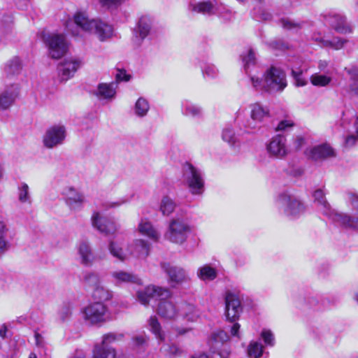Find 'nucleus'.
Masks as SVG:
<instances>
[{
  "mask_svg": "<svg viewBox=\"0 0 358 358\" xmlns=\"http://www.w3.org/2000/svg\"><path fill=\"white\" fill-rule=\"evenodd\" d=\"M76 248L80 264L85 266H91L95 257L90 243L81 241L78 243Z\"/></svg>",
  "mask_w": 358,
  "mask_h": 358,
  "instance_id": "nucleus-20",
  "label": "nucleus"
},
{
  "mask_svg": "<svg viewBox=\"0 0 358 358\" xmlns=\"http://www.w3.org/2000/svg\"><path fill=\"white\" fill-rule=\"evenodd\" d=\"M336 155L334 149L327 143L313 147L310 150V157L315 160H323Z\"/></svg>",
  "mask_w": 358,
  "mask_h": 358,
  "instance_id": "nucleus-24",
  "label": "nucleus"
},
{
  "mask_svg": "<svg viewBox=\"0 0 358 358\" xmlns=\"http://www.w3.org/2000/svg\"><path fill=\"white\" fill-rule=\"evenodd\" d=\"M261 338L265 345L273 347L275 345V337L271 330L263 329L261 332Z\"/></svg>",
  "mask_w": 358,
  "mask_h": 358,
  "instance_id": "nucleus-50",
  "label": "nucleus"
},
{
  "mask_svg": "<svg viewBox=\"0 0 358 358\" xmlns=\"http://www.w3.org/2000/svg\"><path fill=\"white\" fill-rule=\"evenodd\" d=\"M229 340V336L223 330L213 332L208 341L210 351L213 354L217 353L220 358H229L231 354Z\"/></svg>",
  "mask_w": 358,
  "mask_h": 358,
  "instance_id": "nucleus-7",
  "label": "nucleus"
},
{
  "mask_svg": "<svg viewBox=\"0 0 358 358\" xmlns=\"http://www.w3.org/2000/svg\"><path fill=\"white\" fill-rule=\"evenodd\" d=\"M116 83H100L96 90V95L100 99L112 100L116 94Z\"/></svg>",
  "mask_w": 358,
  "mask_h": 358,
  "instance_id": "nucleus-27",
  "label": "nucleus"
},
{
  "mask_svg": "<svg viewBox=\"0 0 358 358\" xmlns=\"http://www.w3.org/2000/svg\"><path fill=\"white\" fill-rule=\"evenodd\" d=\"M161 268L168 275L169 282L172 287L190 281V277L182 267L172 266L169 263H161Z\"/></svg>",
  "mask_w": 358,
  "mask_h": 358,
  "instance_id": "nucleus-13",
  "label": "nucleus"
},
{
  "mask_svg": "<svg viewBox=\"0 0 358 358\" xmlns=\"http://www.w3.org/2000/svg\"><path fill=\"white\" fill-rule=\"evenodd\" d=\"M65 203L73 211H79L83 208L85 197L72 186H66L62 189Z\"/></svg>",
  "mask_w": 358,
  "mask_h": 358,
  "instance_id": "nucleus-14",
  "label": "nucleus"
},
{
  "mask_svg": "<svg viewBox=\"0 0 358 358\" xmlns=\"http://www.w3.org/2000/svg\"><path fill=\"white\" fill-rule=\"evenodd\" d=\"M148 341L149 337L143 332L131 338V345L134 349H143L148 345Z\"/></svg>",
  "mask_w": 358,
  "mask_h": 358,
  "instance_id": "nucleus-45",
  "label": "nucleus"
},
{
  "mask_svg": "<svg viewBox=\"0 0 358 358\" xmlns=\"http://www.w3.org/2000/svg\"><path fill=\"white\" fill-rule=\"evenodd\" d=\"M29 190V187L27 183L23 182L18 187V200L21 203H31Z\"/></svg>",
  "mask_w": 358,
  "mask_h": 358,
  "instance_id": "nucleus-47",
  "label": "nucleus"
},
{
  "mask_svg": "<svg viewBox=\"0 0 358 358\" xmlns=\"http://www.w3.org/2000/svg\"><path fill=\"white\" fill-rule=\"evenodd\" d=\"M264 345L257 341H252L247 349L248 356L250 358H260L264 352Z\"/></svg>",
  "mask_w": 358,
  "mask_h": 358,
  "instance_id": "nucleus-44",
  "label": "nucleus"
},
{
  "mask_svg": "<svg viewBox=\"0 0 358 358\" xmlns=\"http://www.w3.org/2000/svg\"><path fill=\"white\" fill-rule=\"evenodd\" d=\"M149 330L155 335L159 341L165 340V334L161 324L155 316H151L148 320Z\"/></svg>",
  "mask_w": 358,
  "mask_h": 358,
  "instance_id": "nucleus-37",
  "label": "nucleus"
},
{
  "mask_svg": "<svg viewBox=\"0 0 358 358\" xmlns=\"http://www.w3.org/2000/svg\"><path fill=\"white\" fill-rule=\"evenodd\" d=\"M196 275L201 280H213L217 277V271L213 267L206 264L198 268Z\"/></svg>",
  "mask_w": 358,
  "mask_h": 358,
  "instance_id": "nucleus-39",
  "label": "nucleus"
},
{
  "mask_svg": "<svg viewBox=\"0 0 358 358\" xmlns=\"http://www.w3.org/2000/svg\"><path fill=\"white\" fill-rule=\"evenodd\" d=\"M333 80L332 73L326 72V73H315L310 77V83L319 87L329 86Z\"/></svg>",
  "mask_w": 358,
  "mask_h": 358,
  "instance_id": "nucleus-31",
  "label": "nucleus"
},
{
  "mask_svg": "<svg viewBox=\"0 0 358 358\" xmlns=\"http://www.w3.org/2000/svg\"><path fill=\"white\" fill-rule=\"evenodd\" d=\"M292 76L294 80V84L297 87L305 86L308 81L303 77V73L301 70H292Z\"/></svg>",
  "mask_w": 358,
  "mask_h": 358,
  "instance_id": "nucleus-52",
  "label": "nucleus"
},
{
  "mask_svg": "<svg viewBox=\"0 0 358 358\" xmlns=\"http://www.w3.org/2000/svg\"><path fill=\"white\" fill-rule=\"evenodd\" d=\"M9 227L6 223L0 220V257L3 256L10 248V244L8 240Z\"/></svg>",
  "mask_w": 358,
  "mask_h": 358,
  "instance_id": "nucleus-32",
  "label": "nucleus"
},
{
  "mask_svg": "<svg viewBox=\"0 0 358 358\" xmlns=\"http://www.w3.org/2000/svg\"><path fill=\"white\" fill-rule=\"evenodd\" d=\"M108 249L114 257L122 262L124 261L131 255L130 252L124 250L118 243L113 241L109 242Z\"/></svg>",
  "mask_w": 358,
  "mask_h": 358,
  "instance_id": "nucleus-36",
  "label": "nucleus"
},
{
  "mask_svg": "<svg viewBox=\"0 0 358 358\" xmlns=\"http://www.w3.org/2000/svg\"><path fill=\"white\" fill-rule=\"evenodd\" d=\"M138 230L140 234L155 241H157L160 237L159 233L155 229L152 223L145 219L141 220Z\"/></svg>",
  "mask_w": 358,
  "mask_h": 358,
  "instance_id": "nucleus-28",
  "label": "nucleus"
},
{
  "mask_svg": "<svg viewBox=\"0 0 358 358\" xmlns=\"http://www.w3.org/2000/svg\"><path fill=\"white\" fill-rule=\"evenodd\" d=\"M92 297L94 299L99 301L98 302L103 303V301H108L112 298V293L101 283L93 289Z\"/></svg>",
  "mask_w": 358,
  "mask_h": 358,
  "instance_id": "nucleus-41",
  "label": "nucleus"
},
{
  "mask_svg": "<svg viewBox=\"0 0 358 358\" xmlns=\"http://www.w3.org/2000/svg\"><path fill=\"white\" fill-rule=\"evenodd\" d=\"M93 356L94 358H115L116 351L112 347L97 344L94 346Z\"/></svg>",
  "mask_w": 358,
  "mask_h": 358,
  "instance_id": "nucleus-33",
  "label": "nucleus"
},
{
  "mask_svg": "<svg viewBox=\"0 0 358 358\" xmlns=\"http://www.w3.org/2000/svg\"><path fill=\"white\" fill-rule=\"evenodd\" d=\"M294 125V122L291 120H281L275 128L276 131H286L292 128Z\"/></svg>",
  "mask_w": 358,
  "mask_h": 358,
  "instance_id": "nucleus-59",
  "label": "nucleus"
},
{
  "mask_svg": "<svg viewBox=\"0 0 358 358\" xmlns=\"http://www.w3.org/2000/svg\"><path fill=\"white\" fill-rule=\"evenodd\" d=\"M178 307V315L186 317L188 320L193 321L197 317L198 314L194 305L186 302H182L177 304Z\"/></svg>",
  "mask_w": 358,
  "mask_h": 358,
  "instance_id": "nucleus-34",
  "label": "nucleus"
},
{
  "mask_svg": "<svg viewBox=\"0 0 358 358\" xmlns=\"http://www.w3.org/2000/svg\"><path fill=\"white\" fill-rule=\"evenodd\" d=\"M126 0H99V2L107 8H117L124 3Z\"/></svg>",
  "mask_w": 358,
  "mask_h": 358,
  "instance_id": "nucleus-58",
  "label": "nucleus"
},
{
  "mask_svg": "<svg viewBox=\"0 0 358 358\" xmlns=\"http://www.w3.org/2000/svg\"><path fill=\"white\" fill-rule=\"evenodd\" d=\"M266 149L269 157L283 159L289 153L287 145V138L281 134L273 136L266 144Z\"/></svg>",
  "mask_w": 358,
  "mask_h": 358,
  "instance_id": "nucleus-9",
  "label": "nucleus"
},
{
  "mask_svg": "<svg viewBox=\"0 0 358 358\" xmlns=\"http://www.w3.org/2000/svg\"><path fill=\"white\" fill-rule=\"evenodd\" d=\"M163 350L170 358L180 356L182 352V350L176 345L164 346Z\"/></svg>",
  "mask_w": 358,
  "mask_h": 358,
  "instance_id": "nucleus-51",
  "label": "nucleus"
},
{
  "mask_svg": "<svg viewBox=\"0 0 358 358\" xmlns=\"http://www.w3.org/2000/svg\"><path fill=\"white\" fill-rule=\"evenodd\" d=\"M348 73L351 76V79L354 83L350 85V90L352 95L358 96V83L355 82V76H358V69H352L348 71Z\"/></svg>",
  "mask_w": 358,
  "mask_h": 358,
  "instance_id": "nucleus-55",
  "label": "nucleus"
},
{
  "mask_svg": "<svg viewBox=\"0 0 358 358\" xmlns=\"http://www.w3.org/2000/svg\"><path fill=\"white\" fill-rule=\"evenodd\" d=\"M171 294L169 289L155 285H149L143 289L137 292L138 301L143 305L147 306L150 299H169Z\"/></svg>",
  "mask_w": 358,
  "mask_h": 358,
  "instance_id": "nucleus-12",
  "label": "nucleus"
},
{
  "mask_svg": "<svg viewBox=\"0 0 358 358\" xmlns=\"http://www.w3.org/2000/svg\"><path fill=\"white\" fill-rule=\"evenodd\" d=\"M345 200L348 205L358 215V193L348 192L345 194Z\"/></svg>",
  "mask_w": 358,
  "mask_h": 358,
  "instance_id": "nucleus-48",
  "label": "nucleus"
},
{
  "mask_svg": "<svg viewBox=\"0 0 358 358\" xmlns=\"http://www.w3.org/2000/svg\"><path fill=\"white\" fill-rule=\"evenodd\" d=\"M19 93V87L16 84L6 85L0 92V107L7 109L13 105Z\"/></svg>",
  "mask_w": 358,
  "mask_h": 358,
  "instance_id": "nucleus-19",
  "label": "nucleus"
},
{
  "mask_svg": "<svg viewBox=\"0 0 358 358\" xmlns=\"http://www.w3.org/2000/svg\"><path fill=\"white\" fill-rule=\"evenodd\" d=\"M251 82L255 88L271 92L282 91L287 86L285 73L275 67H271L266 71L264 82L255 76H251Z\"/></svg>",
  "mask_w": 358,
  "mask_h": 358,
  "instance_id": "nucleus-3",
  "label": "nucleus"
},
{
  "mask_svg": "<svg viewBox=\"0 0 358 358\" xmlns=\"http://www.w3.org/2000/svg\"><path fill=\"white\" fill-rule=\"evenodd\" d=\"M35 344L38 348L45 347V341L43 337L38 332H34Z\"/></svg>",
  "mask_w": 358,
  "mask_h": 358,
  "instance_id": "nucleus-64",
  "label": "nucleus"
},
{
  "mask_svg": "<svg viewBox=\"0 0 358 358\" xmlns=\"http://www.w3.org/2000/svg\"><path fill=\"white\" fill-rule=\"evenodd\" d=\"M277 205L285 215L292 218L301 215L305 210L303 204L295 196L287 193H282L278 196Z\"/></svg>",
  "mask_w": 358,
  "mask_h": 358,
  "instance_id": "nucleus-8",
  "label": "nucleus"
},
{
  "mask_svg": "<svg viewBox=\"0 0 358 358\" xmlns=\"http://www.w3.org/2000/svg\"><path fill=\"white\" fill-rule=\"evenodd\" d=\"M71 314V307L69 306H63L59 311V317L63 321L67 319Z\"/></svg>",
  "mask_w": 358,
  "mask_h": 358,
  "instance_id": "nucleus-62",
  "label": "nucleus"
},
{
  "mask_svg": "<svg viewBox=\"0 0 358 358\" xmlns=\"http://www.w3.org/2000/svg\"><path fill=\"white\" fill-rule=\"evenodd\" d=\"M242 61L245 73L251 78L250 69L255 68L256 65V57L254 51L252 49L248 50L245 54L242 55Z\"/></svg>",
  "mask_w": 358,
  "mask_h": 358,
  "instance_id": "nucleus-40",
  "label": "nucleus"
},
{
  "mask_svg": "<svg viewBox=\"0 0 358 358\" xmlns=\"http://www.w3.org/2000/svg\"><path fill=\"white\" fill-rule=\"evenodd\" d=\"M313 39L318 41L323 48H331L335 50H339L344 48L348 40L339 37H334L331 40H325L321 37L314 36Z\"/></svg>",
  "mask_w": 358,
  "mask_h": 358,
  "instance_id": "nucleus-29",
  "label": "nucleus"
},
{
  "mask_svg": "<svg viewBox=\"0 0 358 358\" xmlns=\"http://www.w3.org/2000/svg\"><path fill=\"white\" fill-rule=\"evenodd\" d=\"M43 41L48 49V54L52 59L62 57L68 50V43L62 34H44Z\"/></svg>",
  "mask_w": 358,
  "mask_h": 358,
  "instance_id": "nucleus-6",
  "label": "nucleus"
},
{
  "mask_svg": "<svg viewBox=\"0 0 358 358\" xmlns=\"http://www.w3.org/2000/svg\"><path fill=\"white\" fill-rule=\"evenodd\" d=\"M150 110V104L143 97L138 99L134 107V114L139 117H145Z\"/></svg>",
  "mask_w": 358,
  "mask_h": 358,
  "instance_id": "nucleus-42",
  "label": "nucleus"
},
{
  "mask_svg": "<svg viewBox=\"0 0 358 358\" xmlns=\"http://www.w3.org/2000/svg\"><path fill=\"white\" fill-rule=\"evenodd\" d=\"M22 70V62L18 57H14L6 65L5 72L8 76L18 75Z\"/></svg>",
  "mask_w": 358,
  "mask_h": 358,
  "instance_id": "nucleus-43",
  "label": "nucleus"
},
{
  "mask_svg": "<svg viewBox=\"0 0 358 358\" xmlns=\"http://www.w3.org/2000/svg\"><path fill=\"white\" fill-rule=\"evenodd\" d=\"M329 66V62L327 60H320L317 63V68L320 70L319 73L330 72L328 70V67Z\"/></svg>",
  "mask_w": 358,
  "mask_h": 358,
  "instance_id": "nucleus-63",
  "label": "nucleus"
},
{
  "mask_svg": "<svg viewBox=\"0 0 358 358\" xmlns=\"http://www.w3.org/2000/svg\"><path fill=\"white\" fill-rule=\"evenodd\" d=\"M84 319L91 324L105 322L108 318V310L101 302H95L87 306L84 310Z\"/></svg>",
  "mask_w": 358,
  "mask_h": 358,
  "instance_id": "nucleus-11",
  "label": "nucleus"
},
{
  "mask_svg": "<svg viewBox=\"0 0 358 358\" xmlns=\"http://www.w3.org/2000/svg\"><path fill=\"white\" fill-rule=\"evenodd\" d=\"M124 338V334L121 333H115V332H110L108 334H106L102 337V341L101 344L104 345L105 346H109L110 344L117 342L120 341Z\"/></svg>",
  "mask_w": 358,
  "mask_h": 358,
  "instance_id": "nucleus-46",
  "label": "nucleus"
},
{
  "mask_svg": "<svg viewBox=\"0 0 358 358\" xmlns=\"http://www.w3.org/2000/svg\"><path fill=\"white\" fill-rule=\"evenodd\" d=\"M315 202L320 206L324 215L341 226L352 229H358V217L350 216L345 213H338L332 209L326 200L323 190L319 189L314 192Z\"/></svg>",
  "mask_w": 358,
  "mask_h": 358,
  "instance_id": "nucleus-2",
  "label": "nucleus"
},
{
  "mask_svg": "<svg viewBox=\"0 0 358 358\" xmlns=\"http://www.w3.org/2000/svg\"><path fill=\"white\" fill-rule=\"evenodd\" d=\"M250 118L254 122L250 123L249 127L255 128L256 123H261L270 116L269 110L267 107H264L259 103H255L250 106Z\"/></svg>",
  "mask_w": 358,
  "mask_h": 358,
  "instance_id": "nucleus-23",
  "label": "nucleus"
},
{
  "mask_svg": "<svg viewBox=\"0 0 358 358\" xmlns=\"http://www.w3.org/2000/svg\"><path fill=\"white\" fill-rule=\"evenodd\" d=\"M191 231V227L187 222L176 217L169 221L164 237L172 243L182 245L187 241Z\"/></svg>",
  "mask_w": 358,
  "mask_h": 358,
  "instance_id": "nucleus-4",
  "label": "nucleus"
},
{
  "mask_svg": "<svg viewBox=\"0 0 358 358\" xmlns=\"http://www.w3.org/2000/svg\"><path fill=\"white\" fill-rule=\"evenodd\" d=\"M82 61L77 58H69L61 62L58 66V73L61 81L71 78L81 66Z\"/></svg>",
  "mask_w": 358,
  "mask_h": 358,
  "instance_id": "nucleus-18",
  "label": "nucleus"
},
{
  "mask_svg": "<svg viewBox=\"0 0 358 358\" xmlns=\"http://www.w3.org/2000/svg\"><path fill=\"white\" fill-rule=\"evenodd\" d=\"M255 17L257 18V20L266 21L269 20L271 18V15L268 12L259 8L255 10Z\"/></svg>",
  "mask_w": 358,
  "mask_h": 358,
  "instance_id": "nucleus-60",
  "label": "nucleus"
},
{
  "mask_svg": "<svg viewBox=\"0 0 358 358\" xmlns=\"http://www.w3.org/2000/svg\"><path fill=\"white\" fill-rule=\"evenodd\" d=\"M91 221L93 227L105 236L113 235L117 231L115 223L98 212L93 213Z\"/></svg>",
  "mask_w": 358,
  "mask_h": 358,
  "instance_id": "nucleus-16",
  "label": "nucleus"
},
{
  "mask_svg": "<svg viewBox=\"0 0 358 358\" xmlns=\"http://www.w3.org/2000/svg\"><path fill=\"white\" fill-rule=\"evenodd\" d=\"M66 29L73 36H79L78 29L94 34L103 41L112 37L113 29L111 25L97 18H90L85 12H77L73 20H69L66 24Z\"/></svg>",
  "mask_w": 358,
  "mask_h": 358,
  "instance_id": "nucleus-1",
  "label": "nucleus"
},
{
  "mask_svg": "<svg viewBox=\"0 0 358 358\" xmlns=\"http://www.w3.org/2000/svg\"><path fill=\"white\" fill-rule=\"evenodd\" d=\"M113 282L116 285L122 283L134 282L139 283V278L133 273L122 270H117L110 273Z\"/></svg>",
  "mask_w": 358,
  "mask_h": 358,
  "instance_id": "nucleus-26",
  "label": "nucleus"
},
{
  "mask_svg": "<svg viewBox=\"0 0 358 358\" xmlns=\"http://www.w3.org/2000/svg\"><path fill=\"white\" fill-rule=\"evenodd\" d=\"M135 245L138 250L139 253L143 256H148L150 250V245L147 241L138 239L135 242Z\"/></svg>",
  "mask_w": 358,
  "mask_h": 358,
  "instance_id": "nucleus-54",
  "label": "nucleus"
},
{
  "mask_svg": "<svg viewBox=\"0 0 358 358\" xmlns=\"http://www.w3.org/2000/svg\"><path fill=\"white\" fill-rule=\"evenodd\" d=\"M152 21L148 16H142L134 30L133 43L137 47L140 46L143 40L148 36L152 28Z\"/></svg>",
  "mask_w": 358,
  "mask_h": 358,
  "instance_id": "nucleus-17",
  "label": "nucleus"
},
{
  "mask_svg": "<svg viewBox=\"0 0 358 358\" xmlns=\"http://www.w3.org/2000/svg\"><path fill=\"white\" fill-rule=\"evenodd\" d=\"M182 113L187 117L200 118L203 115V109L198 104L185 101L182 103Z\"/></svg>",
  "mask_w": 358,
  "mask_h": 358,
  "instance_id": "nucleus-30",
  "label": "nucleus"
},
{
  "mask_svg": "<svg viewBox=\"0 0 358 358\" xmlns=\"http://www.w3.org/2000/svg\"><path fill=\"white\" fill-rule=\"evenodd\" d=\"M66 136V127L62 124L50 127L43 137V144L48 149H52L63 144Z\"/></svg>",
  "mask_w": 358,
  "mask_h": 358,
  "instance_id": "nucleus-10",
  "label": "nucleus"
},
{
  "mask_svg": "<svg viewBox=\"0 0 358 358\" xmlns=\"http://www.w3.org/2000/svg\"><path fill=\"white\" fill-rule=\"evenodd\" d=\"M222 138L223 141L228 143L231 146L235 145L237 141L234 131L230 128H226L223 130Z\"/></svg>",
  "mask_w": 358,
  "mask_h": 358,
  "instance_id": "nucleus-49",
  "label": "nucleus"
},
{
  "mask_svg": "<svg viewBox=\"0 0 358 358\" xmlns=\"http://www.w3.org/2000/svg\"><path fill=\"white\" fill-rule=\"evenodd\" d=\"M242 308L238 297L231 293L227 292L225 296V316L229 322H235L238 319Z\"/></svg>",
  "mask_w": 358,
  "mask_h": 358,
  "instance_id": "nucleus-15",
  "label": "nucleus"
},
{
  "mask_svg": "<svg viewBox=\"0 0 358 358\" xmlns=\"http://www.w3.org/2000/svg\"><path fill=\"white\" fill-rule=\"evenodd\" d=\"M130 76L127 74L124 70H117V73H116L115 78L117 82L121 81H128L130 79Z\"/></svg>",
  "mask_w": 358,
  "mask_h": 358,
  "instance_id": "nucleus-61",
  "label": "nucleus"
},
{
  "mask_svg": "<svg viewBox=\"0 0 358 358\" xmlns=\"http://www.w3.org/2000/svg\"><path fill=\"white\" fill-rule=\"evenodd\" d=\"M202 72L205 77L209 78H215L218 76L219 73L218 69L213 64L206 65L203 67Z\"/></svg>",
  "mask_w": 358,
  "mask_h": 358,
  "instance_id": "nucleus-53",
  "label": "nucleus"
},
{
  "mask_svg": "<svg viewBox=\"0 0 358 358\" xmlns=\"http://www.w3.org/2000/svg\"><path fill=\"white\" fill-rule=\"evenodd\" d=\"M127 200L124 198L118 199L114 201H106L103 203V207L105 209L116 208L126 203Z\"/></svg>",
  "mask_w": 358,
  "mask_h": 358,
  "instance_id": "nucleus-57",
  "label": "nucleus"
},
{
  "mask_svg": "<svg viewBox=\"0 0 358 358\" xmlns=\"http://www.w3.org/2000/svg\"><path fill=\"white\" fill-rule=\"evenodd\" d=\"M280 24L284 29L289 30H297L301 27V23L296 22L289 19H282L280 20Z\"/></svg>",
  "mask_w": 358,
  "mask_h": 358,
  "instance_id": "nucleus-56",
  "label": "nucleus"
},
{
  "mask_svg": "<svg viewBox=\"0 0 358 358\" xmlns=\"http://www.w3.org/2000/svg\"><path fill=\"white\" fill-rule=\"evenodd\" d=\"M176 208L175 201L169 196H162L159 205V210L164 216H169L173 213Z\"/></svg>",
  "mask_w": 358,
  "mask_h": 358,
  "instance_id": "nucleus-35",
  "label": "nucleus"
},
{
  "mask_svg": "<svg viewBox=\"0 0 358 358\" xmlns=\"http://www.w3.org/2000/svg\"><path fill=\"white\" fill-rule=\"evenodd\" d=\"M188 8L192 12L205 15H213L217 12L216 3L210 1L190 3Z\"/></svg>",
  "mask_w": 358,
  "mask_h": 358,
  "instance_id": "nucleus-25",
  "label": "nucleus"
},
{
  "mask_svg": "<svg viewBox=\"0 0 358 358\" xmlns=\"http://www.w3.org/2000/svg\"><path fill=\"white\" fill-rule=\"evenodd\" d=\"M166 299H159L157 312L163 318L175 319L178 315V307Z\"/></svg>",
  "mask_w": 358,
  "mask_h": 358,
  "instance_id": "nucleus-22",
  "label": "nucleus"
},
{
  "mask_svg": "<svg viewBox=\"0 0 358 358\" xmlns=\"http://www.w3.org/2000/svg\"><path fill=\"white\" fill-rule=\"evenodd\" d=\"M83 282L85 286L93 289L102 283L99 274L94 271L85 273L83 277Z\"/></svg>",
  "mask_w": 358,
  "mask_h": 358,
  "instance_id": "nucleus-38",
  "label": "nucleus"
},
{
  "mask_svg": "<svg viewBox=\"0 0 358 358\" xmlns=\"http://www.w3.org/2000/svg\"><path fill=\"white\" fill-rule=\"evenodd\" d=\"M326 17L332 28L338 33L347 34L352 32L351 27L347 23L345 17L342 15L329 13Z\"/></svg>",
  "mask_w": 358,
  "mask_h": 358,
  "instance_id": "nucleus-21",
  "label": "nucleus"
},
{
  "mask_svg": "<svg viewBox=\"0 0 358 358\" xmlns=\"http://www.w3.org/2000/svg\"><path fill=\"white\" fill-rule=\"evenodd\" d=\"M184 180L189 192L194 195H200L204 189V180L201 171L192 164L185 163L182 167Z\"/></svg>",
  "mask_w": 358,
  "mask_h": 358,
  "instance_id": "nucleus-5",
  "label": "nucleus"
}]
</instances>
